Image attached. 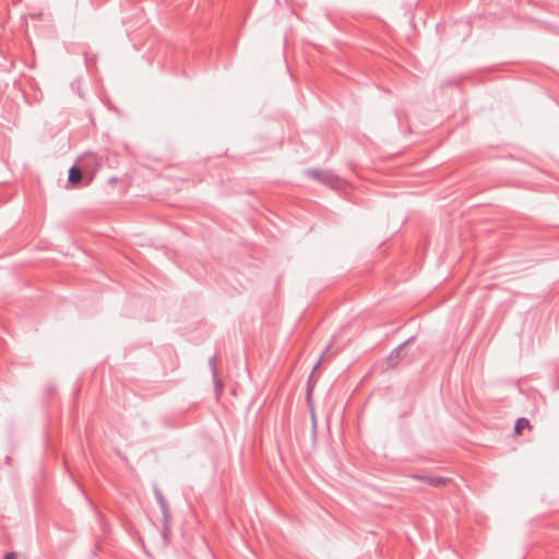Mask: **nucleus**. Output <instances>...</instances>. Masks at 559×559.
I'll list each match as a JSON object with an SVG mask.
<instances>
[{
  "mask_svg": "<svg viewBox=\"0 0 559 559\" xmlns=\"http://www.w3.org/2000/svg\"><path fill=\"white\" fill-rule=\"evenodd\" d=\"M153 491L163 513V537L166 539L170 531V509L158 486L155 485Z\"/></svg>",
  "mask_w": 559,
  "mask_h": 559,
  "instance_id": "f257e3e1",
  "label": "nucleus"
},
{
  "mask_svg": "<svg viewBox=\"0 0 559 559\" xmlns=\"http://www.w3.org/2000/svg\"><path fill=\"white\" fill-rule=\"evenodd\" d=\"M306 175L329 187H336L340 182V178L331 170L310 168L306 170Z\"/></svg>",
  "mask_w": 559,
  "mask_h": 559,
  "instance_id": "f03ea898",
  "label": "nucleus"
},
{
  "mask_svg": "<svg viewBox=\"0 0 559 559\" xmlns=\"http://www.w3.org/2000/svg\"><path fill=\"white\" fill-rule=\"evenodd\" d=\"M81 167L85 173L91 174V179L97 173V170L102 167V162L95 154H87L81 159Z\"/></svg>",
  "mask_w": 559,
  "mask_h": 559,
  "instance_id": "7ed1b4c3",
  "label": "nucleus"
},
{
  "mask_svg": "<svg viewBox=\"0 0 559 559\" xmlns=\"http://www.w3.org/2000/svg\"><path fill=\"white\" fill-rule=\"evenodd\" d=\"M415 337L412 336L409 338H407L404 343H402L401 345H399L395 349H393L390 355L388 356L386 358V365L388 367H395L397 366V364L400 362L401 360V354L404 349L405 346H407L408 344H411L412 342H414Z\"/></svg>",
  "mask_w": 559,
  "mask_h": 559,
  "instance_id": "20e7f679",
  "label": "nucleus"
},
{
  "mask_svg": "<svg viewBox=\"0 0 559 559\" xmlns=\"http://www.w3.org/2000/svg\"><path fill=\"white\" fill-rule=\"evenodd\" d=\"M216 361H217V357L216 356H212L209 359V365H210V368H211L212 378H213L215 388H216L217 391L218 390L221 391L222 388H223V384H222L221 379L218 378Z\"/></svg>",
  "mask_w": 559,
  "mask_h": 559,
  "instance_id": "39448f33",
  "label": "nucleus"
},
{
  "mask_svg": "<svg viewBox=\"0 0 559 559\" xmlns=\"http://www.w3.org/2000/svg\"><path fill=\"white\" fill-rule=\"evenodd\" d=\"M82 171H84V170L76 166H72L69 169V178H68L69 183H71L73 186H76L78 183H80L82 180V177H83Z\"/></svg>",
  "mask_w": 559,
  "mask_h": 559,
  "instance_id": "423d86ee",
  "label": "nucleus"
},
{
  "mask_svg": "<svg viewBox=\"0 0 559 559\" xmlns=\"http://www.w3.org/2000/svg\"><path fill=\"white\" fill-rule=\"evenodd\" d=\"M425 480L430 486L437 488L443 487L449 481L447 478L440 476H427L425 477Z\"/></svg>",
  "mask_w": 559,
  "mask_h": 559,
  "instance_id": "0eeeda50",
  "label": "nucleus"
},
{
  "mask_svg": "<svg viewBox=\"0 0 559 559\" xmlns=\"http://www.w3.org/2000/svg\"><path fill=\"white\" fill-rule=\"evenodd\" d=\"M531 429L530 420L525 417H521L515 421L514 433L521 435L524 429Z\"/></svg>",
  "mask_w": 559,
  "mask_h": 559,
  "instance_id": "6e6552de",
  "label": "nucleus"
},
{
  "mask_svg": "<svg viewBox=\"0 0 559 559\" xmlns=\"http://www.w3.org/2000/svg\"><path fill=\"white\" fill-rule=\"evenodd\" d=\"M15 558H16V556H15V554H14V552H9V554H7V555H5V557H4V559H15Z\"/></svg>",
  "mask_w": 559,
  "mask_h": 559,
  "instance_id": "1a4fd4ad",
  "label": "nucleus"
},
{
  "mask_svg": "<svg viewBox=\"0 0 559 559\" xmlns=\"http://www.w3.org/2000/svg\"><path fill=\"white\" fill-rule=\"evenodd\" d=\"M319 365H320V361H318V362L316 364L314 369H317V368L319 367Z\"/></svg>",
  "mask_w": 559,
  "mask_h": 559,
  "instance_id": "9d476101",
  "label": "nucleus"
}]
</instances>
